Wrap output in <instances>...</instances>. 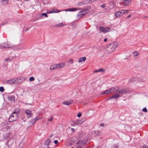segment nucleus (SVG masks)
<instances>
[{
	"label": "nucleus",
	"mask_w": 148,
	"mask_h": 148,
	"mask_svg": "<svg viewBox=\"0 0 148 148\" xmlns=\"http://www.w3.org/2000/svg\"><path fill=\"white\" fill-rule=\"evenodd\" d=\"M20 112L19 109H16L10 115L8 119L9 122H12L16 121L19 117Z\"/></svg>",
	"instance_id": "f257e3e1"
},
{
	"label": "nucleus",
	"mask_w": 148,
	"mask_h": 148,
	"mask_svg": "<svg viewBox=\"0 0 148 148\" xmlns=\"http://www.w3.org/2000/svg\"><path fill=\"white\" fill-rule=\"evenodd\" d=\"M127 91L125 89H121L118 90L114 93V94L110 97V98L117 99L121 97L119 94H125L127 93Z\"/></svg>",
	"instance_id": "f03ea898"
},
{
	"label": "nucleus",
	"mask_w": 148,
	"mask_h": 148,
	"mask_svg": "<svg viewBox=\"0 0 148 148\" xmlns=\"http://www.w3.org/2000/svg\"><path fill=\"white\" fill-rule=\"evenodd\" d=\"M117 47V44L116 42H112L109 44L106 47V50L109 53L112 52Z\"/></svg>",
	"instance_id": "7ed1b4c3"
},
{
	"label": "nucleus",
	"mask_w": 148,
	"mask_h": 148,
	"mask_svg": "<svg viewBox=\"0 0 148 148\" xmlns=\"http://www.w3.org/2000/svg\"><path fill=\"white\" fill-rule=\"evenodd\" d=\"M127 10H122L120 11H117L115 13V16L116 17H119L121 16L124 14L128 12Z\"/></svg>",
	"instance_id": "20e7f679"
},
{
	"label": "nucleus",
	"mask_w": 148,
	"mask_h": 148,
	"mask_svg": "<svg viewBox=\"0 0 148 148\" xmlns=\"http://www.w3.org/2000/svg\"><path fill=\"white\" fill-rule=\"evenodd\" d=\"M77 144H78V148H84L85 145L87 144V140L85 141L84 140H79L77 143Z\"/></svg>",
	"instance_id": "39448f33"
},
{
	"label": "nucleus",
	"mask_w": 148,
	"mask_h": 148,
	"mask_svg": "<svg viewBox=\"0 0 148 148\" xmlns=\"http://www.w3.org/2000/svg\"><path fill=\"white\" fill-rule=\"evenodd\" d=\"M99 29L100 31L104 33L109 32L111 30L109 27H104L103 26L99 27Z\"/></svg>",
	"instance_id": "423d86ee"
},
{
	"label": "nucleus",
	"mask_w": 148,
	"mask_h": 148,
	"mask_svg": "<svg viewBox=\"0 0 148 148\" xmlns=\"http://www.w3.org/2000/svg\"><path fill=\"white\" fill-rule=\"evenodd\" d=\"M5 83L10 84H16V80H15V78H14L6 81L5 82Z\"/></svg>",
	"instance_id": "0eeeda50"
},
{
	"label": "nucleus",
	"mask_w": 148,
	"mask_h": 148,
	"mask_svg": "<svg viewBox=\"0 0 148 148\" xmlns=\"http://www.w3.org/2000/svg\"><path fill=\"white\" fill-rule=\"evenodd\" d=\"M11 47L12 46L11 45L6 42L1 44L0 45V48H9Z\"/></svg>",
	"instance_id": "6e6552de"
},
{
	"label": "nucleus",
	"mask_w": 148,
	"mask_h": 148,
	"mask_svg": "<svg viewBox=\"0 0 148 148\" xmlns=\"http://www.w3.org/2000/svg\"><path fill=\"white\" fill-rule=\"evenodd\" d=\"M16 80V84H20L23 82L25 79L23 77H21L15 78Z\"/></svg>",
	"instance_id": "1a4fd4ad"
},
{
	"label": "nucleus",
	"mask_w": 148,
	"mask_h": 148,
	"mask_svg": "<svg viewBox=\"0 0 148 148\" xmlns=\"http://www.w3.org/2000/svg\"><path fill=\"white\" fill-rule=\"evenodd\" d=\"M25 112L26 114L27 117L28 119L31 117L32 115V111L28 109L26 110Z\"/></svg>",
	"instance_id": "9d476101"
},
{
	"label": "nucleus",
	"mask_w": 148,
	"mask_h": 148,
	"mask_svg": "<svg viewBox=\"0 0 148 148\" xmlns=\"http://www.w3.org/2000/svg\"><path fill=\"white\" fill-rule=\"evenodd\" d=\"M87 13V12H85L84 10H83L78 13L77 16L79 17V18H80L86 15Z\"/></svg>",
	"instance_id": "9b49d317"
},
{
	"label": "nucleus",
	"mask_w": 148,
	"mask_h": 148,
	"mask_svg": "<svg viewBox=\"0 0 148 148\" xmlns=\"http://www.w3.org/2000/svg\"><path fill=\"white\" fill-rule=\"evenodd\" d=\"M84 121V120L82 119L80 120H77V121H74V123L76 125L80 124L83 123Z\"/></svg>",
	"instance_id": "f8f14e48"
},
{
	"label": "nucleus",
	"mask_w": 148,
	"mask_h": 148,
	"mask_svg": "<svg viewBox=\"0 0 148 148\" xmlns=\"http://www.w3.org/2000/svg\"><path fill=\"white\" fill-rule=\"evenodd\" d=\"M89 2L88 1H86V0H85L82 2H79L78 3V5L79 6H80L82 5H86Z\"/></svg>",
	"instance_id": "ddd939ff"
},
{
	"label": "nucleus",
	"mask_w": 148,
	"mask_h": 148,
	"mask_svg": "<svg viewBox=\"0 0 148 148\" xmlns=\"http://www.w3.org/2000/svg\"><path fill=\"white\" fill-rule=\"evenodd\" d=\"M118 88L116 86L115 87H112L109 89V91H110V93H111L112 92L116 91V90H117V89H118Z\"/></svg>",
	"instance_id": "4468645a"
},
{
	"label": "nucleus",
	"mask_w": 148,
	"mask_h": 148,
	"mask_svg": "<svg viewBox=\"0 0 148 148\" xmlns=\"http://www.w3.org/2000/svg\"><path fill=\"white\" fill-rule=\"evenodd\" d=\"M79 10V9H78V8H68L67 9H66L65 11H74L76 10Z\"/></svg>",
	"instance_id": "2eb2a0df"
},
{
	"label": "nucleus",
	"mask_w": 148,
	"mask_h": 148,
	"mask_svg": "<svg viewBox=\"0 0 148 148\" xmlns=\"http://www.w3.org/2000/svg\"><path fill=\"white\" fill-rule=\"evenodd\" d=\"M73 102V100H70L69 101H64L63 102V104L64 105L69 106V105H70L71 103H72Z\"/></svg>",
	"instance_id": "dca6fc26"
},
{
	"label": "nucleus",
	"mask_w": 148,
	"mask_h": 148,
	"mask_svg": "<svg viewBox=\"0 0 148 148\" xmlns=\"http://www.w3.org/2000/svg\"><path fill=\"white\" fill-rule=\"evenodd\" d=\"M8 100L11 102L14 101L15 97L14 96H10L8 97Z\"/></svg>",
	"instance_id": "f3484780"
},
{
	"label": "nucleus",
	"mask_w": 148,
	"mask_h": 148,
	"mask_svg": "<svg viewBox=\"0 0 148 148\" xmlns=\"http://www.w3.org/2000/svg\"><path fill=\"white\" fill-rule=\"evenodd\" d=\"M51 140L48 138L47 140L45 141L44 143V145H45L48 146L49 145V144L51 143Z\"/></svg>",
	"instance_id": "a211bd4d"
},
{
	"label": "nucleus",
	"mask_w": 148,
	"mask_h": 148,
	"mask_svg": "<svg viewBox=\"0 0 148 148\" xmlns=\"http://www.w3.org/2000/svg\"><path fill=\"white\" fill-rule=\"evenodd\" d=\"M98 72H105V70H104L103 69V68H101L99 69L98 70H95L94 71V73H97Z\"/></svg>",
	"instance_id": "6ab92c4d"
},
{
	"label": "nucleus",
	"mask_w": 148,
	"mask_h": 148,
	"mask_svg": "<svg viewBox=\"0 0 148 148\" xmlns=\"http://www.w3.org/2000/svg\"><path fill=\"white\" fill-rule=\"evenodd\" d=\"M86 58L85 57H83L80 58L79 59V62H81L86 60Z\"/></svg>",
	"instance_id": "aec40b11"
},
{
	"label": "nucleus",
	"mask_w": 148,
	"mask_h": 148,
	"mask_svg": "<svg viewBox=\"0 0 148 148\" xmlns=\"http://www.w3.org/2000/svg\"><path fill=\"white\" fill-rule=\"evenodd\" d=\"M110 93V91H109V89H108L102 92L101 93V95H107Z\"/></svg>",
	"instance_id": "412c9836"
},
{
	"label": "nucleus",
	"mask_w": 148,
	"mask_h": 148,
	"mask_svg": "<svg viewBox=\"0 0 148 148\" xmlns=\"http://www.w3.org/2000/svg\"><path fill=\"white\" fill-rule=\"evenodd\" d=\"M91 8L90 6H87L84 7V9L83 10H84L85 12V11H87L88 10L90 9Z\"/></svg>",
	"instance_id": "4be33fe9"
},
{
	"label": "nucleus",
	"mask_w": 148,
	"mask_h": 148,
	"mask_svg": "<svg viewBox=\"0 0 148 148\" xmlns=\"http://www.w3.org/2000/svg\"><path fill=\"white\" fill-rule=\"evenodd\" d=\"M25 116L24 114H21L20 116L21 118L24 122H25L26 121V120L25 119Z\"/></svg>",
	"instance_id": "5701e85b"
},
{
	"label": "nucleus",
	"mask_w": 148,
	"mask_h": 148,
	"mask_svg": "<svg viewBox=\"0 0 148 148\" xmlns=\"http://www.w3.org/2000/svg\"><path fill=\"white\" fill-rule=\"evenodd\" d=\"M59 68H63L65 66V64L63 63H62L59 64Z\"/></svg>",
	"instance_id": "b1692460"
},
{
	"label": "nucleus",
	"mask_w": 148,
	"mask_h": 148,
	"mask_svg": "<svg viewBox=\"0 0 148 148\" xmlns=\"http://www.w3.org/2000/svg\"><path fill=\"white\" fill-rule=\"evenodd\" d=\"M133 56L134 58H136V56H137L138 54V53L136 51H135L133 52Z\"/></svg>",
	"instance_id": "393cba45"
},
{
	"label": "nucleus",
	"mask_w": 148,
	"mask_h": 148,
	"mask_svg": "<svg viewBox=\"0 0 148 148\" xmlns=\"http://www.w3.org/2000/svg\"><path fill=\"white\" fill-rule=\"evenodd\" d=\"M36 121L34 119H32V120L29 121V122L31 123L32 125H34Z\"/></svg>",
	"instance_id": "a878e982"
},
{
	"label": "nucleus",
	"mask_w": 148,
	"mask_h": 148,
	"mask_svg": "<svg viewBox=\"0 0 148 148\" xmlns=\"http://www.w3.org/2000/svg\"><path fill=\"white\" fill-rule=\"evenodd\" d=\"M56 68L55 66V65H51L50 67V69L51 70L55 69Z\"/></svg>",
	"instance_id": "bb28decb"
},
{
	"label": "nucleus",
	"mask_w": 148,
	"mask_h": 148,
	"mask_svg": "<svg viewBox=\"0 0 148 148\" xmlns=\"http://www.w3.org/2000/svg\"><path fill=\"white\" fill-rule=\"evenodd\" d=\"M56 26L57 27H63L64 26L63 24L62 23H61L58 25H56Z\"/></svg>",
	"instance_id": "cd10ccee"
},
{
	"label": "nucleus",
	"mask_w": 148,
	"mask_h": 148,
	"mask_svg": "<svg viewBox=\"0 0 148 148\" xmlns=\"http://www.w3.org/2000/svg\"><path fill=\"white\" fill-rule=\"evenodd\" d=\"M4 91V88L3 86L0 87V91L1 92H3Z\"/></svg>",
	"instance_id": "c85d7f7f"
},
{
	"label": "nucleus",
	"mask_w": 148,
	"mask_h": 148,
	"mask_svg": "<svg viewBox=\"0 0 148 148\" xmlns=\"http://www.w3.org/2000/svg\"><path fill=\"white\" fill-rule=\"evenodd\" d=\"M54 10H55L53 9V10H51L49 11H47V14H50L52 13H54Z\"/></svg>",
	"instance_id": "c756f323"
},
{
	"label": "nucleus",
	"mask_w": 148,
	"mask_h": 148,
	"mask_svg": "<svg viewBox=\"0 0 148 148\" xmlns=\"http://www.w3.org/2000/svg\"><path fill=\"white\" fill-rule=\"evenodd\" d=\"M34 78L32 76L30 77L29 79V81L31 82L34 81Z\"/></svg>",
	"instance_id": "7c9ffc66"
},
{
	"label": "nucleus",
	"mask_w": 148,
	"mask_h": 148,
	"mask_svg": "<svg viewBox=\"0 0 148 148\" xmlns=\"http://www.w3.org/2000/svg\"><path fill=\"white\" fill-rule=\"evenodd\" d=\"M47 13H42L41 14L40 17L42 16H44L45 17H47L48 16L47 15Z\"/></svg>",
	"instance_id": "2f4dec72"
},
{
	"label": "nucleus",
	"mask_w": 148,
	"mask_h": 148,
	"mask_svg": "<svg viewBox=\"0 0 148 148\" xmlns=\"http://www.w3.org/2000/svg\"><path fill=\"white\" fill-rule=\"evenodd\" d=\"M8 1V0H1V2H5V4L7 3Z\"/></svg>",
	"instance_id": "473e14b6"
},
{
	"label": "nucleus",
	"mask_w": 148,
	"mask_h": 148,
	"mask_svg": "<svg viewBox=\"0 0 148 148\" xmlns=\"http://www.w3.org/2000/svg\"><path fill=\"white\" fill-rule=\"evenodd\" d=\"M142 111L144 112H147V110L146 108H144L143 110Z\"/></svg>",
	"instance_id": "72a5a7b5"
},
{
	"label": "nucleus",
	"mask_w": 148,
	"mask_h": 148,
	"mask_svg": "<svg viewBox=\"0 0 148 148\" xmlns=\"http://www.w3.org/2000/svg\"><path fill=\"white\" fill-rule=\"evenodd\" d=\"M95 133L97 135H99L100 134V132L99 131H96L95 132Z\"/></svg>",
	"instance_id": "f704fd0d"
},
{
	"label": "nucleus",
	"mask_w": 148,
	"mask_h": 148,
	"mask_svg": "<svg viewBox=\"0 0 148 148\" xmlns=\"http://www.w3.org/2000/svg\"><path fill=\"white\" fill-rule=\"evenodd\" d=\"M61 11H60L58 9H56V10H54V13H58L59 12H60Z\"/></svg>",
	"instance_id": "c9c22d12"
},
{
	"label": "nucleus",
	"mask_w": 148,
	"mask_h": 148,
	"mask_svg": "<svg viewBox=\"0 0 148 148\" xmlns=\"http://www.w3.org/2000/svg\"><path fill=\"white\" fill-rule=\"evenodd\" d=\"M82 116V114L80 112H79L77 114V116L78 117H80Z\"/></svg>",
	"instance_id": "e433bc0d"
},
{
	"label": "nucleus",
	"mask_w": 148,
	"mask_h": 148,
	"mask_svg": "<svg viewBox=\"0 0 148 148\" xmlns=\"http://www.w3.org/2000/svg\"><path fill=\"white\" fill-rule=\"evenodd\" d=\"M143 148H148V147L145 145H143L142 146Z\"/></svg>",
	"instance_id": "4c0bfd02"
},
{
	"label": "nucleus",
	"mask_w": 148,
	"mask_h": 148,
	"mask_svg": "<svg viewBox=\"0 0 148 148\" xmlns=\"http://www.w3.org/2000/svg\"><path fill=\"white\" fill-rule=\"evenodd\" d=\"M106 4H103V5H100V6H101V8H104L105 7H106Z\"/></svg>",
	"instance_id": "58836bf2"
},
{
	"label": "nucleus",
	"mask_w": 148,
	"mask_h": 148,
	"mask_svg": "<svg viewBox=\"0 0 148 148\" xmlns=\"http://www.w3.org/2000/svg\"><path fill=\"white\" fill-rule=\"evenodd\" d=\"M55 67L56 69H57L59 67V64H56L55 65Z\"/></svg>",
	"instance_id": "ea45409f"
},
{
	"label": "nucleus",
	"mask_w": 148,
	"mask_h": 148,
	"mask_svg": "<svg viewBox=\"0 0 148 148\" xmlns=\"http://www.w3.org/2000/svg\"><path fill=\"white\" fill-rule=\"evenodd\" d=\"M54 143L55 144H57L58 143V141L57 140H55L54 141Z\"/></svg>",
	"instance_id": "a19ab883"
},
{
	"label": "nucleus",
	"mask_w": 148,
	"mask_h": 148,
	"mask_svg": "<svg viewBox=\"0 0 148 148\" xmlns=\"http://www.w3.org/2000/svg\"><path fill=\"white\" fill-rule=\"evenodd\" d=\"M39 118L38 116H36V117L35 118H34L36 121L38 120L39 119Z\"/></svg>",
	"instance_id": "79ce46f5"
},
{
	"label": "nucleus",
	"mask_w": 148,
	"mask_h": 148,
	"mask_svg": "<svg viewBox=\"0 0 148 148\" xmlns=\"http://www.w3.org/2000/svg\"><path fill=\"white\" fill-rule=\"evenodd\" d=\"M69 62L71 63H73V60L72 59H70L69 60Z\"/></svg>",
	"instance_id": "37998d69"
},
{
	"label": "nucleus",
	"mask_w": 148,
	"mask_h": 148,
	"mask_svg": "<svg viewBox=\"0 0 148 148\" xmlns=\"http://www.w3.org/2000/svg\"><path fill=\"white\" fill-rule=\"evenodd\" d=\"M48 121H51L53 120V118L52 117L49 118L48 119Z\"/></svg>",
	"instance_id": "c03bdc74"
},
{
	"label": "nucleus",
	"mask_w": 148,
	"mask_h": 148,
	"mask_svg": "<svg viewBox=\"0 0 148 148\" xmlns=\"http://www.w3.org/2000/svg\"><path fill=\"white\" fill-rule=\"evenodd\" d=\"M71 130L72 132H74L75 131V130L74 128H71Z\"/></svg>",
	"instance_id": "a18cd8bd"
},
{
	"label": "nucleus",
	"mask_w": 148,
	"mask_h": 148,
	"mask_svg": "<svg viewBox=\"0 0 148 148\" xmlns=\"http://www.w3.org/2000/svg\"><path fill=\"white\" fill-rule=\"evenodd\" d=\"M114 148H118V146L116 144L114 146Z\"/></svg>",
	"instance_id": "49530a36"
},
{
	"label": "nucleus",
	"mask_w": 148,
	"mask_h": 148,
	"mask_svg": "<svg viewBox=\"0 0 148 148\" xmlns=\"http://www.w3.org/2000/svg\"><path fill=\"white\" fill-rule=\"evenodd\" d=\"M104 125V124L103 123H101L100 124V126H101V127H103Z\"/></svg>",
	"instance_id": "de8ad7c7"
},
{
	"label": "nucleus",
	"mask_w": 148,
	"mask_h": 148,
	"mask_svg": "<svg viewBox=\"0 0 148 148\" xmlns=\"http://www.w3.org/2000/svg\"><path fill=\"white\" fill-rule=\"evenodd\" d=\"M7 147L8 148H11V145L8 144Z\"/></svg>",
	"instance_id": "09e8293b"
},
{
	"label": "nucleus",
	"mask_w": 148,
	"mask_h": 148,
	"mask_svg": "<svg viewBox=\"0 0 148 148\" xmlns=\"http://www.w3.org/2000/svg\"><path fill=\"white\" fill-rule=\"evenodd\" d=\"M86 0L88 1V2H89V3H90V1H91L92 2H93V1H92V0Z\"/></svg>",
	"instance_id": "8fccbe9b"
},
{
	"label": "nucleus",
	"mask_w": 148,
	"mask_h": 148,
	"mask_svg": "<svg viewBox=\"0 0 148 148\" xmlns=\"http://www.w3.org/2000/svg\"><path fill=\"white\" fill-rule=\"evenodd\" d=\"M30 27H29V28H27L25 30V32H27V31L30 28Z\"/></svg>",
	"instance_id": "3c124183"
},
{
	"label": "nucleus",
	"mask_w": 148,
	"mask_h": 148,
	"mask_svg": "<svg viewBox=\"0 0 148 148\" xmlns=\"http://www.w3.org/2000/svg\"><path fill=\"white\" fill-rule=\"evenodd\" d=\"M10 126H7L6 127V128L7 129H10Z\"/></svg>",
	"instance_id": "603ef678"
},
{
	"label": "nucleus",
	"mask_w": 148,
	"mask_h": 148,
	"mask_svg": "<svg viewBox=\"0 0 148 148\" xmlns=\"http://www.w3.org/2000/svg\"><path fill=\"white\" fill-rule=\"evenodd\" d=\"M110 98V97H109V98L107 99H106V101H108L109 100H110V99H112L111 98Z\"/></svg>",
	"instance_id": "864d4df0"
},
{
	"label": "nucleus",
	"mask_w": 148,
	"mask_h": 148,
	"mask_svg": "<svg viewBox=\"0 0 148 148\" xmlns=\"http://www.w3.org/2000/svg\"><path fill=\"white\" fill-rule=\"evenodd\" d=\"M107 38H105L104 40V41L105 42H106L107 41Z\"/></svg>",
	"instance_id": "5fc2aeb1"
},
{
	"label": "nucleus",
	"mask_w": 148,
	"mask_h": 148,
	"mask_svg": "<svg viewBox=\"0 0 148 148\" xmlns=\"http://www.w3.org/2000/svg\"><path fill=\"white\" fill-rule=\"evenodd\" d=\"M130 16H131V15H128L127 16V18H129L130 17Z\"/></svg>",
	"instance_id": "6e6d98bb"
},
{
	"label": "nucleus",
	"mask_w": 148,
	"mask_h": 148,
	"mask_svg": "<svg viewBox=\"0 0 148 148\" xmlns=\"http://www.w3.org/2000/svg\"><path fill=\"white\" fill-rule=\"evenodd\" d=\"M5 25V24H4V23H2L0 25V26L1 25Z\"/></svg>",
	"instance_id": "4d7b16f0"
},
{
	"label": "nucleus",
	"mask_w": 148,
	"mask_h": 148,
	"mask_svg": "<svg viewBox=\"0 0 148 148\" xmlns=\"http://www.w3.org/2000/svg\"><path fill=\"white\" fill-rule=\"evenodd\" d=\"M146 62L148 64V58H147V60H146Z\"/></svg>",
	"instance_id": "13d9d810"
},
{
	"label": "nucleus",
	"mask_w": 148,
	"mask_h": 148,
	"mask_svg": "<svg viewBox=\"0 0 148 148\" xmlns=\"http://www.w3.org/2000/svg\"><path fill=\"white\" fill-rule=\"evenodd\" d=\"M10 60V59H9V58H7L6 59V61H7V60Z\"/></svg>",
	"instance_id": "bf43d9fd"
},
{
	"label": "nucleus",
	"mask_w": 148,
	"mask_h": 148,
	"mask_svg": "<svg viewBox=\"0 0 148 148\" xmlns=\"http://www.w3.org/2000/svg\"><path fill=\"white\" fill-rule=\"evenodd\" d=\"M52 136V135L50 136V137H51V136Z\"/></svg>",
	"instance_id": "052dcab7"
},
{
	"label": "nucleus",
	"mask_w": 148,
	"mask_h": 148,
	"mask_svg": "<svg viewBox=\"0 0 148 148\" xmlns=\"http://www.w3.org/2000/svg\"><path fill=\"white\" fill-rule=\"evenodd\" d=\"M26 104L27 105H28V103H26Z\"/></svg>",
	"instance_id": "680f3d73"
},
{
	"label": "nucleus",
	"mask_w": 148,
	"mask_h": 148,
	"mask_svg": "<svg viewBox=\"0 0 148 148\" xmlns=\"http://www.w3.org/2000/svg\"><path fill=\"white\" fill-rule=\"evenodd\" d=\"M28 105H31V104L30 103H28Z\"/></svg>",
	"instance_id": "e2e57ef3"
},
{
	"label": "nucleus",
	"mask_w": 148,
	"mask_h": 148,
	"mask_svg": "<svg viewBox=\"0 0 148 148\" xmlns=\"http://www.w3.org/2000/svg\"><path fill=\"white\" fill-rule=\"evenodd\" d=\"M71 148H73V147H72Z\"/></svg>",
	"instance_id": "0e129e2a"
},
{
	"label": "nucleus",
	"mask_w": 148,
	"mask_h": 148,
	"mask_svg": "<svg viewBox=\"0 0 148 148\" xmlns=\"http://www.w3.org/2000/svg\"><path fill=\"white\" fill-rule=\"evenodd\" d=\"M15 116V114H14V117Z\"/></svg>",
	"instance_id": "69168bd1"
},
{
	"label": "nucleus",
	"mask_w": 148,
	"mask_h": 148,
	"mask_svg": "<svg viewBox=\"0 0 148 148\" xmlns=\"http://www.w3.org/2000/svg\"><path fill=\"white\" fill-rule=\"evenodd\" d=\"M47 148H50V147H48Z\"/></svg>",
	"instance_id": "338daca9"
},
{
	"label": "nucleus",
	"mask_w": 148,
	"mask_h": 148,
	"mask_svg": "<svg viewBox=\"0 0 148 148\" xmlns=\"http://www.w3.org/2000/svg\"><path fill=\"white\" fill-rule=\"evenodd\" d=\"M47 148H50V147H48Z\"/></svg>",
	"instance_id": "774afa93"
}]
</instances>
